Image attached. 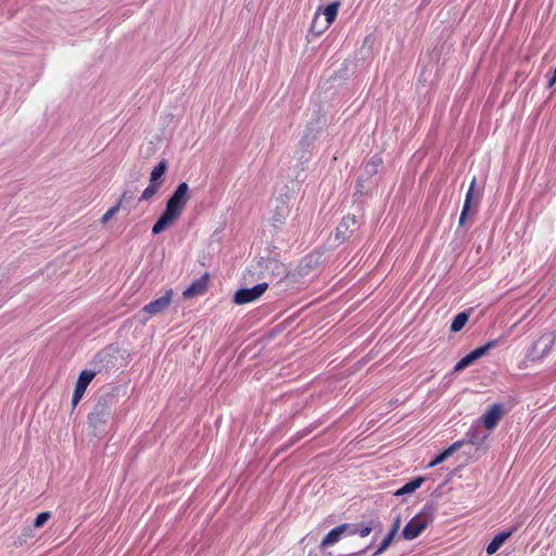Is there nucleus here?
<instances>
[{"mask_svg":"<svg viewBox=\"0 0 556 556\" xmlns=\"http://www.w3.org/2000/svg\"><path fill=\"white\" fill-rule=\"evenodd\" d=\"M189 186L180 182L170 198L167 200L164 212L152 227L153 235H160L172 227L184 212L189 201Z\"/></svg>","mask_w":556,"mask_h":556,"instance_id":"f257e3e1","label":"nucleus"},{"mask_svg":"<svg viewBox=\"0 0 556 556\" xmlns=\"http://www.w3.org/2000/svg\"><path fill=\"white\" fill-rule=\"evenodd\" d=\"M112 414V396H101L88 415V424L94 429H100L109 421Z\"/></svg>","mask_w":556,"mask_h":556,"instance_id":"f03ea898","label":"nucleus"},{"mask_svg":"<svg viewBox=\"0 0 556 556\" xmlns=\"http://www.w3.org/2000/svg\"><path fill=\"white\" fill-rule=\"evenodd\" d=\"M432 522V517L426 511H420L404 527L402 535L405 540H414Z\"/></svg>","mask_w":556,"mask_h":556,"instance_id":"7ed1b4c3","label":"nucleus"},{"mask_svg":"<svg viewBox=\"0 0 556 556\" xmlns=\"http://www.w3.org/2000/svg\"><path fill=\"white\" fill-rule=\"evenodd\" d=\"M268 289V283L262 282L257 283L252 288H242L236 291L233 295V302L238 305H243L251 303L257 299H260L265 291Z\"/></svg>","mask_w":556,"mask_h":556,"instance_id":"20e7f679","label":"nucleus"},{"mask_svg":"<svg viewBox=\"0 0 556 556\" xmlns=\"http://www.w3.org/2000/svg\"><path fill=\"white\" fill-rule=\"evenodd\" d=\"M174 291L173 289H168L165 291V294L161 298H157L150 303L146 304L142 307V313L147 314V319L151 318L152 316L163 313L166 311L169 305L172 304Z\"/></svg>","mask_w":556,"mask_h":556,"instance_id":"39448f33","label":"nucleus"},{"mask_svg":"<svg viewBox=\"0 0 556 556\" xmlns=\"http://www.w3.org/2000/svg\"><path fill=\"white\" fill-rule=\"evenodd\" d=\"M497 341L491 340L482 346H479L464 356L454 367V371H462L468 366H470L473 362L485 355L491 349L496 346Z\"/></svg>","mask_w":556,"mask_h":556,"instance_id":"423d86ee","label":"nucleus"},{"mask_svg":"<svg viewBox=\"0 0 556 556\" xmlns=\"http://www.w3.org/2000/svg\"><path fill=\"white\" fill-rule=\"evenodd\" d=\"M94 377L96 372L92 370H83L79 374L72 399L73 408H75L78 405V403L80 402L86 392L87 387L93 380Z\"/></svg>","mask_w":556,"mask_h":556,"instance_id":"0eeeda50","label":"nucleus"},{"mask_svg":"<svg viewBox=\"0 0 556 556\" xmlns=\"http://www.w3.org/2000/svg\"><path fill=\"white\" fill-rule=\"evenodd\" d=\"M503 415V406L501 404H494L486 409L482 415L481 420L488 430H493L502 419Z\"/></svg>","mask_w":556,"mask_h":556,"instance_id":"6e6552de","label":"nucleus"},{"mask_svg":"<svg viewBox=\"0 0 556 556\" xmlns=\"http://www.w3.org/2000/svg\"><path fill=\"white\" fill-rule=\"evenodd\" d=\"M207 285L208 274H204L202 277L191 282V285L182 292V298L192 299L204 294L207 290Z\"/></svg>","mask_w":556,"mask_h":556,"instance_id":"1a4fd4ad","label":"nucleus"},{"mask_svg":"<svg viewBox=\"0 0 556 556\" xmlns=\"http://www.w3.org/2000/svg\"><path fill=\"white\" fill-rule=\"evenodd\" d=\"M476 184H477V178L473 176L472 177V180L470 182V187L466 193V197H465V202H464V205H463V210H462V213H460V216H459V225L463 226L465 223H466V219H467V216L470 212V207L472 204L477 205L478 204V199H473L475 198V188H476Z\"/></svg>","mask_w":556,"mask_h":556,"instance_id":"9d476101","label":"nucleus"},{"mask_svg":"<svg viewBox=\"0 0 556 556\" xmlns=\"http://www.w3.org/2000/svg\"><path fill=\"white\" fill-rule=\"evenodd\" d=\"M350 528H351V525L342 523V525L333 528L332 530H330L326 534V536L323 539L321 547H326V546H329V545H332V544L337 543L341 539V535L344 532H346Z\"/></svg>","mask_w":556,"mask_h":556,"instance_id":"9b49d317","label":"nucleus"},{"mask_svg":"<svg viewBox=\"0 0 556 556\" xmlns=\"http://www.w3.org/2000/svg\"><path fill=\"white\" fill-rule=\"evenodd\" d=\"M516 531V528H513L511 530H508V531H503V532H500L497 533L493 540L489 543V545L486 546V554L488 555H493L495 554L500 548L501 546L505 543V541L511 536V534Z\"/></svg>","mask_w":556,"mask_h":556,"instance_id":"f8f14e48","label":"nucleus"},{"mask_svg":"<svg viewBox=\"0 0 556 556\" xmlns=\"http://www.w3.org/2000/svg\"><path fill=\"white\" fill-rule=\"evenodd\" d=\"M465 444L464 440H459L454 442L452 445H450L447 448H445L443 452H441L439 455H437L428 465V467L432 468L438 466L439 464L443 463L445 459H447L453 453H455L457 450H459Z\"/></svg>","mask_w":556,"mask_h":556,"instance_id":"ddd939ff","label":"nucleus"},{"mask_svg":"<svg viewBox=\"0 0 556 556\" xmlns=\"http://www.w3.org/2000/svg\"><path fill=\"white\" fill-rule=\"evenodd\" d=\"M341 3L339 1H333L326 7H321L320 16L324 15V22L331 26V24L336 21Z\"/></svg>","mask_w":556,"mask_h":556,"instance_id":"4468645a","label":"nucleus"},{"mask_svg":"<svg viewBox=\"0 0 556 556\" xmlns=\"http://www.w3.org/2000/svg\"><path fill=\"white\" fill-rule=\"evenodd\" d=\"M357 223L356 217L354 215L344 216L339 226L336 229L337 238L345 239L349 237L348 231L350 227L355 226Z\"/></svg>","mask_w":556,"mask_h":556,"instance_id":"2eb2a0df","label":"nucleus"},{"mask_svg":"<svg viewBox=\"0 0 556 556\" xmlns=\"http://www.w3.org/2000/svg\"><path fill=\"white\" fill-rule=\"evenodd\" d=\"M556 336L553 332L544 333L540 337V339L535 342L534 349H538L541 344H543V350L541 352V356L547 355L555 342Z\"/></svg>","mask_w":556,"mask_h":556,"instance_id":"dca6fc26","label":"nucleus"},{"mask_svg":"<svg viewBox=\"0 0 556 556\" xmlns=\"http://www.w3.org/2000/svg\"><path fill=\"white\" fill-rule=\"evenodd\" d=\"M320 12H321V7H319L317 9V11L315 12L313 21H312V25H311V31L316 36H320L330 27L324 21H320Z\"/></svg>","mask_w":556,"mask_h":556,"instance_id":"f3484780","label":"nucleus"},{"mask_svg":"<svg viewBox=\"0 0 556 556\" xmlns=\"http://www.w3.org/2000/svg\"><path fill=\"white\" fill-rule=\"evenodd\" d=\"M162 182H152L150 181L149 186L142 191L139 201H149L151 200L160 190Z\"/></svg>","mask_w":556,"mask_h":556,"instance_id":"a211bd4d","label":"nucleus"},{"mask_svg":"<svg viewBox=\"0 0 556 556\" xmlns=\"http://www.w3.org/2000/svg\"><path fill=\"white\" fill-rule=\"evenodd\" d=\"M469 319V315L465 312L457 314L451 325L452 332L460 331Z\"/></svg>","mask_w":556,"mask_h":556,"instance_id":"6ab92c4d","label":"nucleus"},{"mask_svg":"<svg viewBox=\"0 0 556 556\" xmlns=\"http://www.w3.org/2000/svg\"><path fill=\"white\" fill-rule=\"evenodd\" d=\"M422 481H424L422 478H416V479L409 481L408 483L404 484L401 489H399L396 491L395 494L403 495V494L412 493L421 485Z\"/></svg>","mask_w":556,"mask_h":556,"instance_id":"aec40b11","label":"nucleus"},{"mask_svg":"<svg viewBox=\"0 0 556 556\" xmlns=\"http://www.w3.org/2000/svg\"><path fill=\"white\" fill-rule=\"evenodd\" d=\"M167 168L166 161H161L156 166L153 167L150 174V181L159 182L157 180L165 174Z\"/></svg>","mask_w":556,"mask_h":556,"instance_id":"412c9836","label":"nucleus"},{"mask_svg":"<svg viewBox=\"0 0 556 556\" xmlns=\"http://www.w3.org/2000/svg\"><path fill=\"white\" fill-rule=\"evenodd\" d=\"M351 535L358 534L362 538L368 536L372 531L371 525L351 526L348 530Z\"/></svg>","mask_w":556,"mask_h":556,"instance_id":"4be33fe9","label":"nucleus"},{"mask_svg":"<svg viewBox=\"0 0 556 556\" xmlns=\"http://www.w3.org/2000/svg\"><path fill=\"white\" fill-rule=\"evenodd\" d=\"M394 540V535L392 533H388L387 536L382 540L380 545L378 546L377 551L374 553V556H378L382 554L392 543Z\"/></svg>","mask_w":556,"mask_h":556,"instance_id":"5701e85b","label":"nucleus"},{"mask_svg":"<svg viewBox=\"0 0 556 556\" xmlns=\"http://www.w3.org/2000/svg\"><path fill=\"white\" fill-rule=\"evenodd\" d=\"M51 518L50 511H42L37 515L34 521L35 528H41Z\"/></svg>","mask_w":556,"mask_h":556,"instance_id":"b1692460","label":"nucleus"},{"mask_svg":"<svg viewBox=\"0 0 556 556\" xmlns=\"http://www.w3.org/2000/svg\"><path fill=\"white\" fill-rule=\"evenodd\" d=\"M121 210L119 204H115L109 208L101 217V224L105 225Z\"/></svg>","mask_w":556,"mask_h":556,"instance_id":"393cba45","label":"nucleus"},{"mask_svg":"<svg viewBox=\"0 0 556 556\" xmlns=\"http://www.w3.org/2000/svg\"><path fill=\"white\" fill-rule=\"evenodd\" d=\"M131 199H132V192L129 191V190H125L121 194V197H119L118 201L116 202V204H119V207H122L124 203L129 202Z\"/></svg>","mask_w":556,"mask_h":556,"instance_id":"a878e982","label":"nucleus"},{"mask_svg":"<svg viewBox=\"0 0 556 556\" xmlns=\"http://www.w3.org/2000/svg\"><path fill=\"white\" fill-rule=\"evenodd\" d=\"M382 161L381 159L379 157H374L372 160H370L367 164H366V168H368L369 166H372V170L374 172H377V168L381 165Z\"/></svg>","mask_w":556,"mask_h":556,"instance_id":"bb28decb","label":"nucleus"},{"mask_svg":"<svg viewBox=\"0 0 556 556\" xmlns=\"http://www.w3.org/2000/svg\"><path fill=\"white\" fill-rule=\"evenodd\" d=\"M400 526H401V518L400 516H397L394 521H393V525H392V528L390 530L389 533H392L394 536L396 535L399 529H400Z\"/></svg>","mask_w":556,"mask_h":556,"instance_id":"cd10ccee","label":"nucleus"},{"mask_svg":"<svg viewBox=\"0 0 556 556\" xmlns=\"http://www.w3.org/2000/svg\"><path fill=\"white\" fill-rule=\"evenodd\" d=\"M288 215V208L287 206L282 207V212L279 214V217L275 218L276 222L282 223Z\"/></svg>","mask_w":556,"mask_h":556,"instance_id":"c85d7f7f","label":"nucleus"},{"mask_svg":"<svg viewBox=\"0 0 556 556\" xmlns=\"http://www.w3.org/2000/svg\"><path fill=\"white\" fill-rule=\"evenodd\" d=\"M556 83V72L553 73V76L549 78L548 80V87H553L554 84Z\"/></svg>","mask_w":556,"mask_h":556,"instance_id":"c756f323","label":"nucleus"},{"mask_svg":"<svg viewBox=\"0 0 556 556\" xmlns=\"http://www.w3.org/2000/svg\"><path fill=\"white\" fill-rule=\"evenodd\" d=\"M471 438H473V435ZM468 442L469 443H473V439H470Z\"/></svg>","mask_w":556,"mask_h":556,"instance_id":"7c9ffc66","label":"nucleus"}]
</instances>
